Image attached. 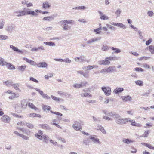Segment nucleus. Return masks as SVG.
<instances>
[{
  "label": "nucleus",
  "instance_id": "obj_1",
  "mask_svg": "<svg viewBox=\"0 0 154 154\" xmlns=\"http://www.w3.org/2000/svg\"><path fill=\"white\" fill-rule=\"evenodd\" d=\"M74 22V20H62L60 22V23L63 24L61 26L63 28V31H67L70 29L71 26L68 24H72Z\"/></svg>",
  "mask_w": 154,
  "mask_h": 154
},
{
  "label": "nucleus",
  "instance_id": "obj_2",
  "mask_svg": "<svg viewBox=\"0 0 154 154\" xmlns=\"http://www.w3.org/2000/svg\"><path fill=\"white\" fill-rule=\"evenodd\" d=\"M116 122L118 124L123 125L126 124L127 122L130 121V119L129 118H122L121 116L118 114L116 115Z\"/></svg>",
  "mask_w": 154,
  "mask_h": 154
},
{
  "label": "nucleus",
  "instance_id": "obj_3",
  "mask_svg": "<svg viewBox=\"0 0 154 154\" xmlns=\"http://www.w3.org/2000/svg\"><path fill=\"white\" fill-rule=\"evenodd\" d=\"M15 28V26L14 24L10 23L8 24L5 27V30L8 32L11 33Z\"/></svg>",
  "mask_w": 154,
  "mask_h": 154
},
{
  "label": "nucleus",
  "instance_id": "obj_4",
  "mask_svg": "<svg viewBox=\"0 0 154 154\" xmlns=\"http://www.w3.org/2000/svg\"><path fill=\"white\" fill-rule=\"evenodd\" d=\"M24 16L26 15H30L32 16H37L38 14L34 11L30 10L29 9L24 8Z\"/></svg>",
  "mask_w": 154,
  "mask_h": 154
},
{
  "label": "nucleus",
  "instance_id": "obj_5",
  "mask_svg": "<svg viewBox=\"0 0 154 154\" xmlns=\"http://www.w3.org/2000/svg\"><path fill=\"white\" fill-rule=\"evenodd\" d=\"M101 89L105 95L107 96L110 95L111 92L110 87L109 86H103L101 87Z\"/></svg>",
  "mask_w": 154,
  "mask_h": 154
},
{
  "label": "nucleus",
  "instance_id": "obj_6",
  "mask_svg": "<svg viewBox=\"0 0 154 154\" xmlns=\"http://www.w3.org/2000/svg\"><path fill=\"white\" fill-rule=\"evenodd\" d=\"M2 121L5 123H9L10 122V118L7 115H4L1 119Z\"/></svg>",
  "mask_w": 154,
  "mask_h": 154
},
{
  "label": "nucleus",
  "instance_id": "obj_7",
  "mask_svg": "<svg viewBox=\"0 0 154 154\" xmlns=\"http://www.w3.org/2000/svg\"><path fill=\"white\" fill-rule=\"evenodd\" d=\"M14 14L15 16L18 17L24 16V10L21 11L20 10H18L14 12Z\"/></svg>",
  "mask_w": 154,
  "mask_h": 154
},
{
  "label": "nucleus",
  "instance_id": "obj_8",
  "mask_svg": "<svg viewBox=\"0 0 154 154\" xmlns=\"http://www.w3.org/2000/svg\"><path fill=\"white\" fill-rule=\"evenodd\" d=\"M48 65L45 62H41L37 63V66L39 68H47Z\"/></svg>",
  "mask_w": 154,
  "mask_h": 154
},
{
  "label": "nucleus",
  "instance_id": "obj_9",
  "mask_svg": "<svg viewBox=\"0 0 154 154\" xmlns=\"http://www.w3.org/2000/svg\"><path fill=\"white\" fill-rule=\"evenodd\" d=\"M89 138L91 139L92 141L94 143H98L99 144H100L101 143L98 138L95 137H93L92 135L89 136Z\"/></svg>",
  "mask_w": 154,
  "mask_h": 154
},
{
  "label": "nucleus",
  "instance_id": "obj_10",
  "mask_svg": "<svg viewBox=\"0 0 154 154\" xmlns=\"http://www.w3.org/2000/svg\"><path fill=\"white\" fill-rule=\"evenodd\" d=\"M121 98L124 102H126L128 101H131L132 100L131 97L129 95H127L125 96H122Z\"/></svg>",
  "mask_w": 154,
  "mask_h": 154
},
{
  "label": "nucleus",
  "instance_id": "obj_11",
  "mask_svg": "<svg viewBox=\"0 0 154 154\" xmlns=\"http://www.w3.org/2000/svg\"><path fill=\"white\" fill-rule=\"evenodd\" d=\"M100 37H97L96 38H93L89 39L86 42L89 45H91L92 43L94 42H96L98 40H99L101 39Z\"/></svg>",
  "mask_w": 154,
  "mask_h": 154
},
{
  "label": "nucleus",
  "instance_id": "obj_12",
  "mask_svg": "<svg viewBox=\"0 0 154 154\" xmlns=\"http://www.w3.org/2000/svg\"><path fill=\"white\" fill-rule=\"evenodd\" d=\"M111 24L114 26H117L122 28L125 29L126 28V26L122 23H118L115 22L112 23Z\"/></svg>",
  "mask_w": 154,
  "mask_h": 154
},
{
  "label": "nucleus",
  "instance_id": "obj_13",
  "mask_svg": "<svg viewBox=\"0 0 154 154\" xmlns=\"http://www.w3.org/2000/svg\"><path fill=\"white\" fill-rule=\"evenodd\" d=\"M98 64L99 65H108L110 63V62L109 60H108L107 59H106V58L105 59V60H100L98 61Z\"/></svg>",
  "mask_w": 154,
  "mask_h": 154
},
{
  "label": "nucleus",
  "instance_id": "obj_14",
  "mask_svg": "<svg viewBox=\"0 0 154 154\" xmlns=\"http://www.w3.org/2000/svg\"><path fill=\"white\" fill-rule=\"evenodd\" d=\"M55 17V16L54 15H53L46 17H44L42 19V20L43 21H51L53 20Z\"/></svg>",
  "mask_w": 154,
  "mask_h": 154
},
{
  "label": "nucleus",
  "instance_id": "obj_15",
  "mask_svg": "<svg viewBox=\"0 0 154 154\" xmlns=\"http://www.w3.org/2000/svg\"><path fill=\"white\" fill-rule=\"evenodd\" d=\"M10 47L14 51H15L18 53H20L21 54L23 53V51L22 50H20L17 47H16L12 45H10Z\"/></svg>",
  "mask_w": 154,
  "mask_h": 154
},
{
  "label": "nucleus",
  "instance_id": "obj_16",
  "mask_svg": "<svg viewBox=\"0 0 154 154\" xmlns=\"http://www.w3.org/2000/svg\"><path fill=\"white\" fill-rule=\"evenodd\" d=\"M4 66H6L8 69H15V67L12 64L5 62Z\"/></svg>",
  "mask_w": 154,
  "mask_h": 154
},
{
  "label": "nucleus",
  "instance_id": "obj_17",
  "mask_svg": "<svg viewBox=\"0 0 154 154\" xmlns=\"http://www.w3.org/2000/svg\"><path fill=\"white\" fill-rule=\"evenodd\" d=\"M85 57L84 55H82L79 57L75 58L74 60L76 62H83L85 61Z\"/></svg>",
  "mask_w": 154,
  "mask_h": 154
},
{
  "label": "nucleus",
  "instance_id": "obj_18",
  "mask_svg": "<svg viewBox=\"0 0 154 154\" xmlns=\"http://www.w3.org/2000/svg\"><path fill=\"white\" fill-rule=\"evenodd\" d=\"M124 90L122 88L117 87L115 88L113 91V93L116 94H117L120 93L122 92Z\"/></svg>",
  "mask_w": 154,
  "mask_h": 154
},
{
  "label": "nucleus",
  "instance_id": "obj_19",
  "mask_svg": "<svg viewBox=\"0 0 154 154\" xmlns=\"http://www.w3.org/2000/svg\"><path fill=\"white\" fill-rule=\"evenodd\" d=\"M15 109L16 111L18 113L20 112L22 110L21 106L18 104L16 105Z\"/></svg>",
  "mask_w": 154,
  "mask_h": 154
},
{
  "label": "nucleus",
  "instance_id": "obj_20",
  "mask_svg": "<svg viewBox=\"0 0 154 154\" xmlns=\"http://www.w3.org/2000/svg\"><path fill=\"white\" fill-rule=\"evenodd\" d=\"M19 96L18 94L12 93L11 94V96L9 97V98L11 100H13L15 98L18 97Z\"/></svg>",
  "mask_w": 154,
  "mask_h": 154
},
{
  "label": "nucleus",
  "instance_id": "obj_21",
  "mask_svg": "<svg viewBox=\"0 0 154 154\" xmlns=\"http://www.w3.org/2000/svg\"><path fill=\"white\" fill-rule=\"evenodd\" d=\"M13 81L11 80H9L4 82V83L6 86L10 87L12 86L13 83Z\"/></svg>",
  "mask_w": 154,
  "mask_h": 154
},
{
  "label": "nucleus",
  "instance_id": "obj_22",
  "mask_svg": "<svg viewBox=\"0 0 154 154\" xmlns=\"http://www.w3.org/2000/svg\"><path fill=\"white\" fill-rule=\"evenodd\" d=\"M122 142L126 144H129L131 143H132L134 142V141L128 138H124L122 140Z\"/></svg>",
  "mask_w": 154,
  "mask_h": 154
},
{
  "label": "nucleus",
  "instance_id": "obj_23",
  "mask_svg": "<svg viewBox=\"0 0 154 154\" xmlns=\"http://www.w3.org/2000/svg\"><path fill=\"white\" fill-rule=\"evenodd\" d=\"M106 70L107 72H112L115 71L116 67L115 66H110L107 68Z\"/></svg>",
  "mask_w": 154,
  "mask_h": 154
},
{
  "label": "nucleus",
  "instance_id": "obj_24",
  "mask_svg": "<svg viewBox=\"0 0 154 154\" xmlns=\"http://www.w3.org/2000/svg\"><path fill=\"white\" fill-rule=\"evenodd\" d=\"M40 126L42 128L45 129H46L48 130H51V128L47 124H44L41 125Z\"/></svg>",
  "mask_w": 154,
  "mask_h": 154
},
{
  "label": "nucleus",
  "instance_id": "obj_25",
  "mask_svg": "<svg viewBox=\"0 0 154 154\" xmlns=\"http://www.w3.org/2000/svg\"><path fill=\"white\" fill-rule=\"evenodd\" d=\"M80 95L81 97H91L92 96L91 94L87 92H82Z\"/></svg>",
  "mask_w": 154,
  "mask_h": 154
},
{
  "label": "nucleus",
  "instance_id": "obj_26",
  "mask_svg": "<svg viewBox=\"0 0 154 154\" xmlns=\"http://www.w3.org/2000/svg\"><path fill=\"white\" fill-rule=\"evenodd\" d=\"M51 6L49 5V3L48 2L45 1L43 4L42 7L43 8L47 9L49 8Z\"/></svg>",
  "mask_w": 154,
  "mask_h": 154
},
{
  "label": "nucleus",
  "instance_id": "obj_27",
  "mask_svg": "<svg viewBox=\"0 0 154 154\" xmlns=\"http://www.w3.org/2000/svg\"><path fill=\"white\" fill-rule=\"evenodd\" d=\"M19 84L18 83H13V85L12 86L13 88H14L16 90L18 91H20L21 90L19 88Z\"/></svg>",
  "mask_w": 154,
  "mask_h": 154
},
{
  "label": "nucleus",
  "instance_id": "obj_28",
  "mask_svg": "<svg viewBox=\"0 0 154 154\" xmlns=\"http://www.w3.org/2000/svg\"><path fill=\"white\" fill-rule=\"evenodd\" d=\"M50 107L48 106L43 105L42 106V109L44 111L48 112L50 110Z\"/></svg>",
  "mask_w": 154,
  "mask_h": 154
},
{
  "label": "nucleus",
  "instance_id": "obj_29",
  "mask_svg": "<svg viewBox=\"0 0 154 154\" xmlns=\"http://www.w3.org/2000/svg\"><path fill=\"white\" fill-rule=\"evenodd\" d=\"M43 44L48 46H55L56 45L55 43L52 42H44Z\"/></svg>",
  "mask_w": 154,
  "mask_h": 154
},
{
  "label": "nucleus",
  "instance_id": "obj_30",
  "mask_svg": "<svg viewBox=\"0 0 154 154\" xmlns=\"http://www.w3.org/2000/svg\"><path fill=\"white\" fill-rule=\"evenodd\" d=\"M28 106L31 108L34 109L35 110H36L38 109V108L36 107L34 105H33L32 103H28Z\"/></svg>",
  "mask_w": 154,
  "mask_h": 154
},
{
  "label": "nucleus",
  "instance_id": "obj_31",
  "mask_svg": "<svg viewBox=\"0 0 154 154\" xmlns=\"http://www.w3.org/2000/svg\"><path fill=\"white\" fill-rule=\"evenodd\" d=\"M51 97L54 100L56 101H59L61 100H63L62 99H61L60 98L54 96L52 95H51Z\"/></svg>",
  "mask_w": 154,
  "mask_h": 154
},
{
  "label": "nucleus",
  "instance_id": "obj_32",
  "mask_svg": "<svg viewBox=\"0 0 154 154\" xmlns=\"http://www.w3.org/2000/svg\"><path fill=\"white\" fill-rule=\"evenodd\" d=\"M149 50L151 54H154V45H151L149 47Z\"/></svg>",
  "mask_w": 154,
  "mask_h": 154
},
{
  "label": "nucleus",
  "instance_id": "obj_33",
  "mask_svg": "<svg viewBox=\"0 0 154 154\" xmlns=\"http://www.w3.org/2000/svg\"><path fill=\"white\" fill-rule=\"evenodd\" d=\"M111 48L112 50L115 51L114 52V53H119L121 52V50L119 49L113 47H112Z\"/></svg>",
  "mask_w": 154,
  "mask_h": 154
},
{
  "label": "nucleus",
  "instance_id": "obj_34",
  "mask_svg": "<svg viewBox=\"0 0 154 154\" xmlns=\"http://www.w3.org/2000/svg\"><path fill=\"white\" fill-rule=\"evenodd\" d=\"M141 144L151 149L154 150V147L152 146L150 144L144 143H142Z\"/></svg>",
  "mask_w": 154,
  "mask_h": 154
},
{
  "label": "nucleus",
  "instance_id": "obj_35",
  "mask_svg": "<svg viewBox=\"0 0 154 154\" xmlns=\"http://www.w3.org/2000/svg\"><path fill=\"white\" fill-rule=\"evenodd\" d=\"M141 144L151 149L154 150V147L152 146L150 144L144 143H142Z\"/></svg>",
  "mask_w": 154,
  "mask_h": 154
},
{
  "label": "nucleus",
  "instance_id": "obj_36",
  "mask_svg": "<svg viewBox=\"0 0 154 154\" xmlns=\"http://www.w3.org/2000/svg\"><path fill=\"white\" fill-rule=\"evenodd\" d=\"M135 82L136 85H138L139 86H141L143 85V82L142 81H136Z\"/></svg>",
  "mask_w": 154,
  "mask_h": 154
},
{
  "label": "nucleus",
  "instance_id": "obj_37",
  "mask_svg": "<svg viewBox=\"0 0 154 154\" xmlns=\"http://www.w3.org/2000/svg\"><path fill=\"white\" fill-rule=\"evenodd\" d=\"M8 39V36L3 35H0V40H6Z\"/></svg>",
  "mask_w": 154,
  "mask_h": 154
},
{
  "label": "nucleus",
  "instance_id": "obj_38",
  "mask_svg": "<svg viewBox=\"0 0 154 154\" xmlns=\"http://www.w3.org/2000/svg\"><path fill=\"white\" fill-rule=\"evenodd\" d=\"M118 115V114H117L114 112V113L112 112H108V113H107V115L109 116H112V117L114 116V118H116V115Z\"/></svg>",
  "mask_w": 154,
  "mask_h": 154
},
{
  "label": "nucleus",
  "instance_id": "obj_39",
  "mask_svg": "<svg viewBox=\"0 0 154 154\" xmlns=\"http://www.w3.org/2000/svg\"><path fill=\"white\" fill-rule=\"evenodd\" d=\"M109 47L107 45H104L102 47L101 49L103 51H107L109 50Z\"/></svg>",
  "mask_w": 154,
  "mask_h": 154
},
{
  "label": "nucleus",
  "instance_id": "obj_40",
  "mask_svg": "<svg viewBox=\"0 0 154 154\" xmlns=\"http://www.w3.org/2000/svg\"><path fill=\"white\" fill-rule=\"evenodd\" d=\"M101 29V27L100 26V27L97 28L96 29H94V32H95L97 34H100V31Z\"/></svg>",
  "mask_w": 154,
  "mask_h": 154
},
{
  "label": "nucleus",
  "instance_id": "obj_41",
  "mask_svg": "<svg viewBox=\"0 0 154 154\" xmlns=\"http://www.w3.org/2000/svg\"><path fill=\"white\" fill-rule=\"evenodd\" d=\"M42 138H43L45 140V142L47 143L49 140V137L48 136L46 135H43Z\"/></svg>",
  "mask_w": 154,
  "mask_h": 154
},
{
  "label": "nucleus",
  "instance_id": "obj_42",
  "mask_svg": "<svg viewBox=\"0 0 154 154\" xmlns=\"http://www.w3.org/2000/svg\"><path fill=\"white\" fill-rule=\"evenodd\" d=\"M72 127L75 130L77 131L80 130V129H82L80 125L75 126L74 125H72Z\"/></svg>",
  "mask_w": 154,
  "mask_h": 154
},
{
  "label": "nucleus",
  "instance_id": "obj_43",
  "mask_svg": "<svg viewBox=\"0 0 154 154\" xmlns=\"http://www.w3.org/2000/svg\"><path fill=\"white\" fill-rule=\"evenodd\" d=\"M26 67V65H24L23 66H18V69L19 70L22 71H24Z\"/></svg>",
  "mask_w": 154,
  "mask_h": 154
},
{
  "label": "nucleus",
  "instance_id": "obj_44",
  "mask_svg": "<svg viewBox=\"0 0 154 154\" xmlns=\"http://www.w3.org/2000/svg\"><path fill=\"white\" fill-rule=\"evenodd\" d=\"M100 18L102 20H107L109 19V18L107 16L104 14L103 15L101 16Z\"/></svg>",
  "mask_w": 154,
  "mask_h": 154
},
{
  "label": "nucleus",
  "instance_id": "obj_45",
  "mask_svg": "<svg viewBox=\"0 0 154 154\" xmlns=\"http://www.w3.org/2000/svg\"><path fill=\"white\" fill-rule=\"evenodd\" d=\"M26 125L30 129H32L34 128L33 125L30 123H26Z\"/></svg>",
  "mask_w": 154,
  "mask_h": 154
},
{
  "label": "nucleus",
  "instance_id": "obj_46",
  "mask_svg": "<svg viewBox=\"0 0 154 154\" xmlns=\"http://www.w3.org/2000/svg\"><path fill=\"white\" fill-rule=\"evenodd\" d=\"M35 137L39 140H41L42 138V135L39 134H35Z\"/></svg>",
  "mask_w": 154,
  "mask_h": 154
},
{
  "label": "nucleus",
  "instance_id": "obj_47",
  "mask_svg": "<svg viewBox=\"0 0 154 154\" xmlns=\"http://www.w3.org/2000/svg\"><path fill=\"white\" fill-rule=\"evenodd\" d=\"M147 14L148 16L152 17L154 15V13L152 11H149L147 13Z\"/></svg>",
  "mask_w": 154,
  "mask_h": 154
},
{
  "label": "nucleus",
  "instance_id": "obj_48",
  "mask_svg": "<svg viewBox=\"0 0 154 154\" xmlns=\"http://www.w3.org/2000/svg\"><path fill=\"white\" fill-rule=\"evenodd\" d=\"M83 142L85 145H88L89 143L88 139L87 138V139H84Z\"/></svg>",
  "mask_w": 154,
  "mask_h": 154
},
{
  "label": "nucleus",
  "instance_id": "obj_49",
  "mask_svg": "<svg viewBox=\"0 0 154 154\" xmlns=\"http://www.w3.org/2000/svg\"><path fill=\"white\" fill-rule=\"evenodd\" d=\"M21 106L22 107V109L23 108H26V107L27 106V104L25 102H21Z\"/></svg>",
  "mask_w": 154,
  "mask_h": 154
},
{
  "label": "nucleus",
  "instance_id": "obj_50",
  "mask_svg": "<svg viewBox=\"0 0 154 154\" xmlns=\"http://www.w3.org/2000/svg\"><path fill=\"white\" fill-rule=\"evenodd\" d=\"M20 135V137H22L23 139L25 140H28L29 139V137L27 136L23 135V134H21Z\"/></svg>",
  "mask_w": 154,
  "mask_h": 154
},
{
  "label": "nucleus",
  "instance_id": "obj_51",
  "mask_svg": "<svg viewBox=\"0 0 154 154\" xmlns=\"http://www.w3.org/2000/svg\"><path fill=\"white\" fill-rule=\"evenodd\" d=\"M87 82L85 81L82 82L80 84L81 87L86 86V85L87 84Z\"/></svg>",
  "mask_w": 154,
  "mask_h": 154
},
{
  "label": "nucleus",
  "instance_id": "obj_52",
  "mask_svg": "<svg viewBox=\"0 0 154 154\" xmlns=\"http://www.w3.org/2000/svg\"><path fill=\"white\" fill-rule=\"evenodd\" d=\"M4 59L0 57V65L2 66H4L5 62L4 61Z\"/></svg>",
  "mask_w": 154,
  "mask_h": 154
},
{
  "label": "nucleus",
  "instance_id": "obj_53",
  "mask_svg": "<svg viewBox=\"0 0 154 154\" xmlns=\"http://www.w3.org/2000/svg\"><path fill=\"white\" fill-rule=\"evenodd\" d=\"M50 112L51 113L54 114L56 115H60V116H62L63 115L62 114H61L60 113H59V112H53V111H52V110L50 111Z\"/></svg>",
  "mask_w": 154,
  "mask_h": 154
},
{
  "label": "nucleus",
  "instance_id": "obj_54",
  "mask_svg": "<svg viewBox=\"0 0 154 154\" xmlns=\"http://www.w3.org/2000/svg\"><path fill=\"white\" fill-rule=\"evenodd\" d=\"M26 122H18L17 124L18 125H26Z\"/></svg>",
  "mask_w": 154,
  "mask_h": 154
},
{
  "label": "nucleus",
  "instance_id": "obj_55",
  "mask_svg": "<svg viewBox=\"0 0 154 154\" xmlns=\"http://www.w3.org/2000/svg\"><path fill=\"white\" fill-rule=\"evenodd\" d=\"M121 12V10L120 9H118L116 12V14L117 15V17H119L120 16V14Z\"/></svg>",
  "mask_w": 154,
  "mask_h": 154
},
{
  "label": "nucleus",
  "instance_id": "obj_56",
  "mask_svg": "<svg viewBox=\"0 0 154 154\" xmlns=\"http://www.w3.org/2000/svg\"><path fill=\"white\" fill-rule=\"evenodd\" d=\"M73 87L75 88H81L80 84H75L73 85Z\"/></svg>",
  "mask_w": 154,
  "mask_h": 154
},
{
  "label": "nucleus",
  "instance_id": "obj_57",
  "mask_svg": "<svg viewBox=\"0 0 154 154\" xmlns=\"http://www.w3.org/2000/svg\"><path fill=\"white\" fill-rule=\"evenodd\" d=\"M42 96L43 97V98L47 99H50L51 98L50 97L48 96L47 94H45L44 93Z\"/></svg>",
  "mask_w": 154,
  "mask_h": 154
},
{
  "label": "nucleus",
  "instance_id": "obj_58",
  "mask_svg": "<svg viewBox=\"0 0 154 154\" xmlns=\"http://www.w3.org/2000/svg\"><path fill=\"white\" fill-rule=\"evenodd\" d=\"M138 33L139 35V38L141 39H142L143 38V36H142V33L141 31L139 30L138 31Z\"/></svg>",
  "mask_w": 154,
  "mask_h": 154
},
{
  "label": "nucleus",
  "instance_id": "obj_59",
  "mask_svg": "<svg viewBox=\"0 0 154 154\" xmlns=\"http://www.w3.org/2000/svg\"><path fill=\"white\" fill-rule=\"evenodd\" d=\"M116 58V57H109L106 58V59L108 60H115Z\"/></svg>",
  "mask_w": 154,
  "mask_h": 154
},
{
  "label": "nucleus",
  "instance_id": "obj_60",
  "mask_svg": "<svg viewBox=\"0 0 154 154\" xmlns=\"http://www.w3.org/2000/svg\"><path fill=\"white\" fill-rule=\"evenodd\" d=\"M35 90L38 91L42 96L44 94L42 91L38 88H35Z\"/></svg>",
  "mask_w": 154,
  "mask_h": 154
},
{
  "label": "nucleus",
  "instance_id": "obj_61",
  "mask_svg": "<svg viewBox=\"0 0 154 154\" xmlns=\"http://www.w3.org/2000/svg\"><path fill=\"white\" fill-rule=\"evenodd\" d=\"M29 80L30 81H32L34 82H36V83H38V81L37 79L33 78L32 77H30L29 78Z\"/></svg>",
  "mask_w": 154,
  "mask_h": 154
},
{
  "label": "nucleus",
  "instance_id": "obj_62",
  "mask_svg": "<svg viewBox=\"0 0 154 154\" xmlns=\"http://www.w3.org/2000/svg\"><path fill=\"white\" fill-rule=\"evenodd\" d=\"M53 76V74L52 73L48 75H46L45 76V77L46 79H48L49 77H51Z\"/></svg>",
  "mask_w": 154,
  "mask_h": 154
},
{
  "label": "nucleus",
  "instance_id": "obj_63",
  "mask_svg": "<svg viewBox=\"0 0 154 154\" xmlns=\"http://www.w3.org/2000/svg\"><path fill=\"white\" fill-rule=\"evenodd\" d=\"M152 40L151 38H150L149 40L147 41L146 42V44L147 45H149L152 42Z\"/></svg>",
  "mask_w": 154,
  "mask_h": 154
},
{
  "label": "nucleus",
  "instance_id": "obj_64",
  "mask_svg": "<svg viewBox=\"0 0 154 154\" xmlns=\"http://www.w3.org/2000/svg\"><path fill=\"white\" fill-rule=\"evenodd\" d=\"M83 76L85 78H88L89 77V75L88 72L84 73L83 75Z\"/></svg>",
  "mask_w": 154,
  "mask_h": 154
}]
</instances>
